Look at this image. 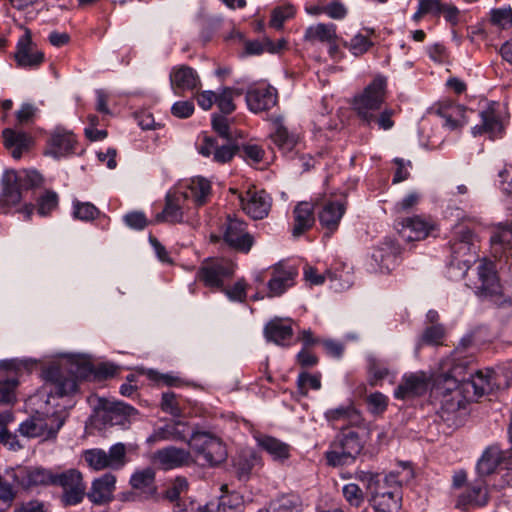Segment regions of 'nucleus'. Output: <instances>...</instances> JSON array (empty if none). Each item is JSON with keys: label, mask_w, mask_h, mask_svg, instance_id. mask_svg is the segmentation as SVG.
Segmentation results:
<instances>
[{"label": "nucleus", "mask_w": 512, "mask_h": 512, "mask_svg": "<svg viewBox=\"0 0 512 512\" xmlns=\"http://www.w3.org/2000/svg\"><path fill=\"white\" fill-rule=\"evenodd\" d=\"M461 370L460 365H455L450 373L441 375L435 385L433 394L439 403L438 413L443 419L448 420L446 415L465 408L467 403L477 401L498 387L496 374L491 369L477 371L470 378L459 380L457 377Z\"/></svg>", "instance_id": "obj_1"}, {"label": "nucleus", "mask_w": 512, "mask_h": 512, "mask_svg": "<svg viewBox=\"0 0 512 512\" xmlns=\"http://www.w3.org/2000/svg\"><path fill=\"white\" fill-rule=\"evenodd\" d=\"M478 240L473 231L463 224L454 227L450 245V260L447 265L448 277L459 280L467 275L471 265L478 259Z\"/></svg>", "instance_id": "obj_2"}, {"label": "nucleus", "mask_w": 512, "mask_h": 512, "mask_svg": "<svg viewBox=\"0 0 512 512\" xmlns=\"http://www.w3.org/2000/svg\"><path fill=\"white\" fill-rule=\"evenodd\" d=\"M88 371L86 365L66 362L52 365L44 371V377L50 384L49 394L59 397L68 396L77 391L78 379L85 377Z\"/></svg>", "instance_id": "obj_3"}, {"label": "nucleus", "mask_w": 512, "mask_h": 512, "mask_svg": "<svg viewBox=\"0 0 512 512\" xmlns=\"http://www.w3.org/2000/svg\"><path fill=\"white\" fill-rule=\"evenodd\" d=\"M387 79L377 76L361 93L354 96L352 105L358 117L371 125L374 112H378L386 99Z\"/></svg>", "instance_id": "obj_4"}, {"label": "nucleus", "mask_w": 512, "mask_h": 512, "mask_svg": "<svg viewBox=\"0 0 512 512\" xmlns=\"http://www.w3.org/2000/svg\"><path fill=\"white\" fill-rule=\"evenodd\" d=\"M363 449V442L354 430H343L330 444L325 453L327 463L331 466H343L351 463Z\"/></svg>", "instance_id": "obj_5"}, {"label": "nucleus", "mask_w": 512, "mask_h": 512, "mask_svg": "<svg viewBox=\"0 0 512 512\" xmlns=\"http://www.w3.org/2000/svg\"><path fill=\"white\" fill-rule=\"evenodd\" d=\"M477 276L478 280L472 283L477 294L490 297L499 307L511 305V296L502 293L493 262L483 259L477 267Z\"/></svg>", "instance_id": "obj_6"}, {"label": "nucleus", "mask_w": 512, "mask_h": 512, "mask_svg": "<svg viewBox=\"0 0 512 512\" xmlns=\"http://www.w3.org/2000/svg\"><path fill=\"white\" fill-rule=\"evenodd\" d=\"M188 445L206 465L216 466L227 458V450L223 442L208 432L193 431Z\"/></svg>", "instance_id": "obj_7"}, {"label": "nucleus", "mask_w": 512, "mask_h": 512, "mask_svg": "<svg viewBox=\"0 0 512 512\" xmlns=\"http://www.w3.org/2000/svg\"><path fill=\"white\" fill-rule=\"evenodd\" d=\"M53 486L61 487V502L64 506L78 505L86 495L82 473L74 468L55 471Z\"/></svg>", "instance_id": "obj_8"}, {"label": "nucleus", "mask_w": 512, "mask_h": 512, "mask_svg": "<svg viewBox=\"0 0 512 512\" xmlns=\"http://www.w3.org/2000/svg\"><path fill=\"white\" fill-rule=\"evenodd\" d=\"M127 450L125 444L119 442L112 445L108 451L100 448L86 450L83 458L92 469L99 471L104 469L120 470L127 463Z\"/></svg>", "instance_id": "obj_9"}, {"label": "nucleus", "mask_w": 512, "mask_h": 512, "mask_svg": "<svg viewBox=\"0 0 512 512\" xmlns=\"http://www.w3.org/2000/svg\"><path fill=\"white\" fill-rule=\"evenodd\" d=\"M221 237L230 248L242 253H248L254 244L246 223L231 215L221 225Z\"/></svg>", "instance_id": "obj_10"}, {"label": "nucleus", "mask_w": 512, "mask_h": 512, "mask_svg": "<svg viewBox=\"0 0 512 512\" xmlns=\"http://www.w3.org/2000/svg\"><path fill=\"white\" fill-rule=\"evenodd\" d=\"M234 270L233 262L228 259H206L197 272V278L208 287L220 288L225 280L233 276Z\"/></svg>", "instance_id": "obj_11"}, {"label": "nucleus", "mask_w": 512, "mask_h": 512, "mask_svg": "<svg viewBox=\"0 0 512 512\" xmlns=\"http://www.w3.org/2000/svg\"><path fill=\"white\" fill-rule=\"evenodd\" d=\"M14 60L17 67L28 70L38 69L45 61V54L32 40L29 29H25L17 41Z\"/></svg>", "instance_id": "obj_12"}, {"label": "nucleus", "mask_w": 512, "mask_h": 512, "mask_svg": "<svg viewBox=\"0 0 512 512\" xmlns=\"http://www.w3.org/2000/svg\"><path fill=\"white\" fill-rule=\"evenodd\" d=\"M396 229L404 241H420L436 229V224L431 217L416 215L397 221Z\"/></svg>", "instance_id": "obj_13"}, {"label": "nucleus", "mask_w": 512, "mask_h": 512, "mask_svg": "<svg viewBox=\"0 0 512 512\" xmlns=\"http://www.w3.org/2000/svg\"><path fill=\"white\" fill-rule=\"evenodd\" d=\"M64 419L58 415L51 416H33L20 424L19 431L23 436L34 437H54L62 427Z\"/></svg>", "instance_id": "obj_14"}, {"label": "nucleus", "mask_w": 512, "mask_h": 512, "mask_svg": "<svg viewBox=\"0 0 512 512\" xmlns=\"http://www.w3.org/2000/svg\"><path fill=\"white\" fill-rule=\"evenodd\" d=\"M137 414V410L123 402L101 400L99 416L104 424L110 426L127 427L130 418Z\"/></svg>", "instance_id": "obj_15"}, {"label": "nucleus", "mask_w": 512, "mask_h": 512, "mask_svg": "<svg viewBox=\"0 0 512 512\" xmlns=\"http://www.w3.org/2000/svg\"><path fill=\"white\" fill-rule=\"evenodd\" d=\"M399 254V244L390 237L385 238L371 255V270L382 273L391 271L396 266Z\"/></svg>", "instance_id": "obj_16"}, {"label": "nucleus", "mask_w": 512, "mask_h": 512, "mask_svg": "<svg viewBox=\"0 0 512 512\" xmlns=\"http://www.w3.org/2000/svg\"><path fill=\"white\" fill-rule=\"evenodd\" d=\"M430 379L423 371L404 374L394 390V397L409 400L424 395L429 388Z\"/></svg>", "instance_id": "obj_17"}, {"label": "nucleus", "mask_w": 512, "mask_h": 512, "mask_svg": "<svg viewBox=\"0 0 512 512\" xmlns=\"http://www.w3.org/2000/svg\"><path fill=\"white\" fill-rule=\"evenodd\" d=\"M188 423L181 420H174L162 427H157L146 439L150 446L161 441H180L188 444L191 433Z\"/></svg>", "instance_id": "obj_18"}, {"label": "nucleus", "mask_w": 512, "mask_h": 512, "mask_svg": "<svg viewBox=\"0 0 512 512\" xmlns=\"http://www.w3.org/2000/svg\"><path fill=\"white\" fill-rule=\"evenodd\" d=\"M246 103L253 113L268 111L278 102L277 90L270 85L250 87L246 92Z\"/></svg>", "instance_id": "obj_19"}, {"label": "nucleus", "mask_w": 512, "mask_h": 512, "mask_svg": "<svg viewBox=\"0 0 512 512\" xmlns=\"http://www.w3.org/2000/svg\"><path fill=\"white\" fill-rule=\"evenodd\" d=\"M298 270L293 265L277 263L272 267L271 278L268 281L269 297L282 295L286 290L294 286Z\"/></svg>", "instance_id": "obj_20"}, {"label": "nucleus", "mask_w": 512, "mask_h": 512, "mask_svg": "<svg viewBox=\"0 0 512 512\" xmlns=\"http://www.w3.org/2000/svg\"><path fill=\"white\" fill-rule=\"evenodd\" d=\"M153 463L163 470H171L188 466L193 462L189 450L175 446H167L157 450L152 457Z\"/></svg>", "instance_id": "obj_21"}, {"label": "nucleus", "mask_w": 512, "mask_h": 512, "mask_svg": "<svg viewBox=\"0 0 512 512\" xmlns=\"http://www.w3.org/2000/svg\"><path fill=\"white\" fill-rule=\"evenodd\" d=\"M243 210L253 219L265 218L271 208V197L264 190L248 189L240 196Z\"/></svg>", "instance_id": "obj_22"}, {"label": "nucleus", "mask_w": 512, "mask_h": 512, "mask_svg": "<svg viewBox=\"0 0 512 512\" xmlns=\"http://www.w3.org/2000/svg\"><path fill=\"white\" fill-rule=\"evenodd\" d=\"M170 85L175 94L185 91H193L201 86L198 73L187 65H178L171 69Z\"/></svg>", "instance_id": "obj_23"}, {"label": "nucleus", "mask_w": 512, "mask_h": 512, "mask_svg": "<svg viewBox=\"0 0 512 512\" xmlns=\"http://www.w3.org/2000/svg\"><path fill=\"white\" fill-rule=\"evenodd\" d=\"M257 445L265 451L274 462L284 464L291 457L292 446L271 435L259 433L254 436Z\"/></svg>", "instance_id": "obj_24"}, {"label": "nucleus", "mask_w": 512, "mask_h": 512, "mask_svg": "<svg viewBox=\"0 0 512 512\" xmlns=\"http://www.w3.org/2000/svg\"><path fill=\"white\" fill-rule=\"evenodd\" d=\"M198 152L204 157H211L219 164L229 162L236 153V147L232 144H219L213 137L204 136L202 143L198 146Z\"/></svg>", "instance_id": "obj_25"}, {"label": "nucleus", "mask_w": 512, "mask_h": 512, "mask_svg": "<svg viewBox=\"0 0 512 512\" xmlns=\"http://www.w3.org/2000/svg\"><path fill=\"white\" fill-rule=\"evenodd\" d=\"M346 206L340 201H327L318 211V219L321 227L326 230V235L334 233L345 214Z\"/></svg>", "instance_id": "obj_26"}, {"label": "nucleus", "mask_w": 512, "mask_h": 512, "mask_svg": "<svg viewBox=\"0 0 512 512\" xmlns=\"http://www.w3.org/2000/svg\"><path fill=\"white\" fill-rule=\"evenodd\" d=\"M55 470L30 466L19 471L20 484L25 488L53 486Z\"/></svg>", "instance_id": "obj_27"}, {"label": "nucleus", "mask_w": 512, "mask_h": 512, "mask_svg": "<svg viewBox=\"0 0 512 512\" xmlns=\"http://www.w3.org/2000/svg\"><path fill=\"white\" fill-rule=\"evenodd\" d=\"M212 186L204 177H194L182 192H179L186 202H192L195 207L206 204L211 196Z\"/></svg>", "instance_id": "obj_28"}, {"label": "nucleus", "mask_w": 512, "mask_h": 512, "mask_svg": "<svg viewBox=\"0 0 512 512\" xmlns=\"http://www.w3.org/2000/svg\"><path fill=\"white\" fill-rule=\"evenodd\" d=\"M1 184L0 202L9 207L17 205L22 199L21 178L15 171H5L1 178Z\"/></svg>", "instance_id": "obj_29"}, {"label": "nucleus", "mask_w": 512, "mask_h": 512, "mask_svg": "<svg viewBox=\"0 0 512 512\" xmlns=\"http://www.w3.org/2000/svg\"><path fill=\"white\" fill-rule=\"evenodd\" d=\"M188 208L185 199L179 193L168 194L163 211L157 214L155 222L181 223L184 218V210Z\"/></svg>", "instance_id": "obj_30"}, {"label": "nucleus", "mask_w": 512, "mask_h": 512, "mask_svg": "<svg viewBox=\"0 0 512 512\" xmlns=\"http://www.w3.org/2000/svg\"><path fill=\"white\" fill-rule=\"evenodd\" d=\"M489 493L480 480L470 484L466 490L459 495L457 507L468 509L470 507H484L489 502Z\"/></svg>", "instance_id": "obj_31"}, {"label": "nucleus", "mask_w": 512, "mask_h": 512, "mask_svg": "<svg viewBox=\"0 0 512 512\" xmlns=\"http://www.w3.org/2000/svg\"><path fill=\"white\" fill-rule=\"evenodd\" d=\"M490 244L495 257H512V226L498 225L490 237Z\"/></svg>", "instance_id": "obj_32"}, {"label": "nucleus", "mask_w": 512, "mask_h": 512, "mask_svg": "<svg viewBox=\"0 0 512 512\" xmlns=\"http://www.w3.org/2000/svg\"><path fill=\"white\" fill-rule=\"evenodd\" d=\"M115 483L116 477L111 473H106L93 481L90 491L86 495L94 504L106 503L112 497Z\"/></svg>", "instance_id": "obj_33"}, {"label": "nucleus", "mask_w": 512, "mask_h": 512, "mask_svg": "<svg viewBox=\"0 0 512 512\" xmlns=\"http://www.w3.org/2000/svg\"><path fill=\"white\" fill-rule=\"evenodd\" d=\"M506 463L504 452L497 445L487 447L476 464V470L479 477H485L495 472L496 468Z\"/></svg>", "instance_id": "obj_34"}, {"label": "nucleus", "mask_w": 512, "mask_h": 512, "mask_svg": "<svg viewBox=\"0 0 512 512\" xmlns=\"http://www.w3.org/2000/svg\"><path fill=\"white\" fill-rule=\"evenodd\" d=\"M324 417L331 425L340 423L343 425H357L362 421L361 414L352 402L328 409L324 413Z\"/></svg>", "instance_id": "obj_35"}, {"label": "nucleus", "mask_w": 512, "mask_h": 512, "mask_svg": "<svg viewBox=\"0 0 512 512\" xmlns=\"http://www.w3.org/2000/svg\"><path fill=\"white\" fill-rule=\"evenodd\" d=\"M58 194L51 190H46L37 198L36 211L38 215L46 217L50 215L58 207ZM35 210L33 204H25L20 212L24 214L25 219L29 220Z\"/></svg>", "instance_id": "obj_36"}, {"label": "nucleus", "mask_w": 512, "mask_h": 512, "mask_svg": "<svg viewBox=\"0 0 512 512\" xmlns=\"http://www.w3.org/2000/svg\"><path fill=\"white\" fill-rule=\"evenodd\" d=\"M262 465L261 457L254 451H242L233 459L235 476L240 481L250 479L253 469Z\"/></svg>", "instance_id": "obj_37"}, {"label": "nucleus", "mask_w": 512, "mask_h": 512, "mask_svg": "<svg viewBox=\"0 0 512 512\" xmlns=\"http://www.w3.org/2000/svg\"><path fill=\"white\" fill-rule=\"evenodd\" d=\"M48 143V154L60 158L73 152L76 139L73 133L57 129L51 134Z\"/></svg>", "instance_id": "obj_38"}, {"label": "nucleus", "mask_w": 512, "mask_h": 512, "mask_svg": "<svg viewBox=\"0 0 512 512\" xmlns=\"http://www.w3.org/2000/svg\"><path fill=\"white\" fill-rule=\"evenodd\" d=\"M293 214L292 234L294 237H299L313 226L315 222L314 207L309 202H300L294 208Z\"/></svg>", "instance_id": "obj_39"}, {"label": "nucleus", "mask_w": 512, "mask_h": 512, "mask_svg": "<svg viewBox=\"0 0 512 512\" xmlns=\"http://www.w3.org/2000/svg\"><path fill=\"white\" fill-rule=\"evenodd\" d=\"M273 126V132L270 134L272 143L276 145L283 154L292 152L298 144L297 135L289 132L280 119H276Z\"/></svg>", "instance_id": "obj_40"}, {"label": "nucleus", "mask_w": 512, "mask_h": 512, "mask_svg": "<svg viewBox=\"0 0 512 512\" xmlns=\"http://www.w3.org/2000/svg\"><path fill=\"white\" fill-rule=\"evenodd\" d=\"M3 139L5 146L11 150V155L15 159H20L23 152L27 151L32 144V138L27 133L13 129H5Z\"/></svg>", "instance_id": "obj_41"}, {"label": "nucleus", "mask_w": 512, "mask_h": 512, "mask_svg": "<svg viewBox=\"0 0 512 512\" xmlns=\"http://www.w3.org/2000/svg\"><path fill=\"white\" fill-rule=\"evenodd\" d=\"M481 125H476L472 128L474 136L488 134L491 139L497 138L502 130V123L493 109H486L481 112Z\"/></svg>", "instance_id": "obj_42"}, {"label": "nucleus", "mask_w": 512, "mask_h": 512, "mask_svg": "<svg viewBox=\"0 0 512 512\" xmlns=\"http://www.w3.org/2000/svg\"><path fill=\"white\" fill-rule=\"evenodd\" d=\"M304 39L311 43H334L337 39L336 25L333 23L311 25L305 30Z\"/></svg>", "instance_id": "obj_43"}, {"label": "nucleus", "mask_w": 512, "mask_h": 512, "mask_svg": "<svg viewBox=\"0 0 512 512\" xmlns=\"http://www.w3.org/2000/svg\"><path fill=\"white\" fill-rule=\"evenodd\" d=\"M264 334L268 341L286 345L293 336V330L290 324L281 319H274L265 326Z\"/></svg>", "instance_id": "obj_44"}, {"label": "nucleus", "mask_w": 512, "mask_h": 512, "mask_svg": "<svg viewBox=\"0 0 512 512\" xmlns=\"http://www.w3.org/2000/svg\"><path fill=\"white\" fill-rule=\"evenodd\" d=\"M465 107L448 103L441 105L438 109V114L444 119L445 126L454 130L465 124Z\"/></svg>", "instance_id": "obj_45"}, {"label": "nucleus", "mask_w": 512, "mask_h": 512, "mask_svg": "<svg viewBox=\"0 0 512 512\" xmlns=\"http://www.w3.org/2000/svg\"><path fill=\"white\" fill-rule=\"evenodd\" d=\"M359 479L366 484L368 490L371 492V496L379 495H399L391 487L387 486L381 478V474L361 471L358 474Z\"/></svg>", "instance_id": "obj_46"}, {"label": "nucleus", "mask_w": 512, "mask_h": 512, "mask_svg": "<svg viewBox=\"0 0 512 512\" xmlns=\"http://www.w3.org/2000/svg\"><path fill=\"white\" fill-rule=\"evenodd\" d=\"M155 472L152 468H145L134 472L130 478V484L134 489L141 490L146 494L155 493Z\"/></svg>", "instance_id": "obj_47"}, {"label": "nucleus", "mask_w": 512, "mask_h": 512, "mask_svg": "<svg viewBox=\"0 0 512 512\" xmlns=\"http://www.w3.org/2000/svg\"><path fill=\"white\" fill-rule=\"evenodd\" d=\"M367 371L370 376L371 385H377L378 382L387 378L390 374L388 363L384 360L376 358L375 356H368Z\"/></svg>", "instance_id": "obj_48"}, {"label": "nucleus", "mask_w": 512, "mask_h": 512, "mask_svg": "<svg viewBox=\"0 0 512 512\" xmlns=\"http://www.w3.org/2000/svg\"><path fill=\"white\" fill-rule=\"evenodd\" d=\"M370 503L375 512H397L400 509V495L371 496Z\"/></svg>", "instance_id": "obj_49"}, {"label": "nucleus", "mask_w": 512, "mask_h": 512, "mask_svg": "<svg viewBox=\"0 0 512 512\" xmlns=\"http://www.w3.org/2000/svg\"><path fill=\"white\" fill-rule=\"evenodd\" d=\"M72 215L80 221H92L100 215V210L90 202H81L77 199L72 202Z\"/></svg>", "instance_id": "obj_50"}, {"label": "nucleus", "mask_w": 512, "mask_h": 512, "mask_svg": "<svg viewBox=\"0 0 512 512\" xmlns=\"http://www.w3.org/2000/svg\"><path fill=\"white\" fill-rule=\"evenodd\" d=\"M413 477V471L410 467H403L402 472L392 471L389 474L382 476L384 483L387 486L391 487L397 493H399V489L404 482H407L409 479Z\"/></svg>", "instance_id": "obj_51"}, {"label": "nucleus", "mask_w": 512, "mask_h": 512, "mask_svg": "<svg viewBox=\"0 0 512 512\" xmlns=\"http://www.w3.org/2000/svg\"><path fill=\"white\" fill-rule=\"evenodd\" d=\"M372 45L373 42L369 37L361 33L354 35L349 42H344V46L348 48L354 56L363 55L372 47Z\"/></svg>", "instance_id": "obj_52"}, {"label": "nucleus", "mask_w": 512, "mask_h": 512, "mask_svg": "<svg viewBox=\"0 0 512 512\" xmlns=\"http://www.w3.org/2000/svg\"><path fill=\"white\" fill-rule=\"evenodd\" d=\"M295 14V7L291 4H285L279 7H276L271 14L270 25L273 28L279 29L282 27L283 23L292 18Z\"/></svg>", "instance_id": "obj_53"}, {"label": "nucleus", "mask_w": 512, "mask_h": 512, "mask_svg": "<svg viewBox=\"0 0 512 512\" xmlns=\"http://www.w3.org/2000/svg\"><path fill=\"white\" fill-rule=\"evenodd\" d=\"M234 89L231 87H224L221 92L216 95V101L218 108L224 114H231L234 112L236 106L233 102Z\"/></svg>", "instance_id": "obj_54"}, {"label": "nucleus", "mask_w": 512, "mask_h": 512, "mask_svg": "<svg viewBox=\"0 0 512 512\" xmlns=\"http://www.w3.org/2000/svg\"><path fill=\"white\" fill-rule=\"evenodd\" d=\"M188 490V482L183 477H177L169 486L165 493L164 498L169 500L170 502H175V504L182 500L181 495L186 493Z\"/></svg>", "instance_id": "obj_55"}, {"label": "nucleus", "mask_w": 512, "mask_h": 512, "mask_svg": "<svg viewBox=\"0 0 512 512\" xmlns=\"http://www.w3.org/2000/svg\"><path fill=\"white\" fill-rule=\"evenodd\" d=\"M445 335V331L442 325L435 324L427 327L421 337V344L426 345H439Z\"/></svg>", "instance_id": "obj_56"}, {"label": "nucleus", "mask_w": 512, "mask_h": 512, "mask_svg": "<svg viewBox=\"0 0 512 512\" xmlns=\"http://www.w3.org/2000/svg\"><path fill=\"white\" fill-rule=\"evenodd\" d=\"M297 385L302 394H306L309 388L318 390L321 388L320 376L302 372L298 375Z\"/></svg>", "instance_id": "obj_57"}, {"label": "nucleus", "mask_w": 512, "mask_h": 512, "mask_svg": "<svg viewBox=\"0 0 512 512\" xmlns=\"http://www.w3.org/2000/svg\"><path fill=\"white\" fill-rule=\"evenodd\" d=\"M345 500L354 507H359L364 501V494L361 488L355 483L346 484L343 489Z\"/></svg>", "instance_id": "obj_58"}, {"label": "nucleus", "mask_w": 512, "mask_h": 512, "mask_svg": "<svg viewBox=\"0 0 512 512\" xmlns=\"http://www.w3.org/2000/svg\"><path fill=\"white\" fill-rule=\"evenodd\" d=\"M508 487H512V466L501 467L494 478L492 488L502 491Z\"/></svg>", "instance_id": "obj_59"}, {"label": "nucleus", "mask_w": 512, "mask_h": 512, "mask_svg": "<svg viewBox=\"0 0 512 512\" xmlns=\"http://www.w3.org/2000/svg\"><path fill=\"white\" fill-rule=\"evenodd\" d=\"M147 377L157 383V384H165L167 386H176V387H179V386H182L183 385V380L180 379L178 376L176 375H173L171 373H167V374H162V373H159L158 371H155V370H148L147 372Z\"/></svg>", "instance_id": "obj_60"}, {"label": "nucleus", "mask_w": 512, "mask_h": 512, "mask_svg": "<svg viewBox=\"0 0 512 512\" xmlns=\"http://www.w3.org/2000/svg\"><path fill=\"white\" fill-rule=\"evenodd\" d=\"M299 498L295 495L281 497L275 504L273 512H299Z\"/></svg>", "instance_id": "obj_61"}, {"label": "nucleus", "mask_w": 512, "mask_h": 512, "mask_svg": "<svg viewBox=\"0 0 512 512\" xmlns=\"http://www.w3.org/2000/svg\"><path fill=\"white\" fill-rule=\"evenodd\" d=\"M493 24L505 29L512 26V8H499L491 12Z\"/></svg>", "instance_id": "obj_62"}, {"label": "nucleus", "mask_w": 512, "mask_h": 512, "mask_svg": "<svg viewBox=\"0 0 512 512\" xmlns=\"http://www.w3.org/2000/svg\"><path fill=\"white\" fill-rule=\"evenodd\" d=\"M396 114V111L392 108H385L382 112L377 114L374 112V119H372V123H375L379 129L382 130H390L394 126L393 116Z\"/></svg>", "instance_id": "obj_63"}, {"label": "nucleus", "mask_w": 512, "mask_h": 512, "mask_svg": "<svg viewBox=\"0 0 512 512\" xmlns=\"http://www.w3.org/2000/svg\"><path fill=\"white\" fill-rule=\"evenodd\" d=\"M38 109L35 105L30 103H23L20 109L16 112V120L19 125L31 124L37 113Z\"/></svg>", "instance_id": "obj_64"}]
</instances>
